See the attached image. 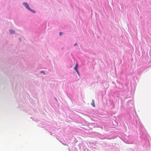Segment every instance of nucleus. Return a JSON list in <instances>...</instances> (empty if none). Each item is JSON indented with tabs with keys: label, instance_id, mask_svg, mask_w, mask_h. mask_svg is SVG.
Instances as JSON below:
<instances>
[{
	"label": "nucleus",
	"instance_id": "9",
	"mask_svg": "<svg viewBox=\"0 0 151 151\" xmlns=\"http://www.w3.org/2000/svg\"><path fill=\"white\" fill-rule=\"evenodd\" d=\"M62 33V32H60L59 34H60V35H61Z\"/></svg>",
	"mask_w": 151,
	"mask_h": 151
},
{
	"label": "nucleus",
	"instance_id": "1",
	"mask_svg": "<svg viewBox=\"0 0 151 151\" xmlns=\"http://www.w3.org/2000/svg\"><path fill=\"white\" fill-rule=\"evenodd\" d=\"M23 4L26 7V8L29 11H32V10L31 9L29 8V5L27 3H23Z\"/></svg>",
	"mask_w": 151,
	"mask_h": 151
},
{
	"label": "nucleus",
	"instance_id": "10",
	"mask_svg": "<svg viewBox=\"0 0 151 151\" xmlns=\"http://www.w3.org/2000/svg\"><path fill=\"white\" fill-rule=\"evenodd\" d=\"M76 43L74 45V46H76Z\"/></svg>",
	"mask_w": 151,
	"mask_h": 151
},
{
	"label": "nucleus",
	"instance_id": "8",
	"mask_svg": "<svg viewBox=\"0 0 151 151\" xmlns=\"http://www.w3.org/2000/svg\"><path fill=\"white\" fill-rule=\"evenodd\" d=\"M31 11L32 12L35 13V12L34 10H32V11Z\"/></svg>",
	"mask_w": 151,
	"mask_h": 151
},
{
	"label": "nucleus",
	"instance_id": "2",
	"mask_svg": "<svg viewBox=\"0 0 151 151\" xmlns=\"http://www.w3.org/2000/svg\"><path fill=\"white\" fill-rule=\"evenodd\" d=\"M91 104L94 107H95V104H94V100H92V101L91 103Z\"/></svg>",
	"mask_w": 151,
	"mask_h": 151
},
{
	"label": "nucleus",
	"instance_id": "6",
	"mask_svg": "<svg viewBox=\"0 0 151 151\" xmlns=\"http://www.w3.org/2000/svg\"><path fill=\"white\" fill-rule=\"evenodd\" d=\"M76 71L77 72V73L78 74V75H79V73L78 71V70H76Z\"/></svg>",
	"mask_w": 151,
	"mask_h": 151
},
{
	"label": "nucleus",
	"instance_id": "4",
	"mask_svg": "<svg viewBox=\"0 0 151 151\" xmlns=\"http://www.w3.org/2000/svg\"><path fill=\"white\" fill-rule=\"evenodd\" d=\"M9 31H10V33L11 34H13V33H14V31L12 30L11 29L9 30Z\"/></svg>",
	"mask_w": 151,
	"mask_h": 151
},
{
	"label": "nucleus",
	"instance_id": "3",
	"mask_svg": "<svg viewBox=\"0 0 151 151\" xmlns=\"http://www.w3.org/2000/svg\"><path fill=\"white\" fill-rule=\"evenodd\" d=\"M78 64L77 63H76L75 66V67H74V69L76 70H77V68L78 67Z\"/></svg>",
	"mask_w": 151,
	"mask_h": 151
},
{
	"label": "nucleus",
	"instance_id": "5",
	"mask_svg": "<svg viewBox=\"0 0 151 151\" xmlns=\"http://www.w3.org/2000/svg\"><path fill=\"white\" fill-rule=\"evenodd\" d=\"M76 71L77 72V73L78 74V75H79V73L78 71V70H76Z\"/></svg>",
	"mask_w": 151,
	"mask_h": 151
},
{
	"label": "nucleus",
	"instance_id": "7",
	"mask_svg": "<svg viewBox=\"0 0 151 151\" xmlns=\"http://www.w3.org/2000/svg\"><path fill=\"white\" fill-rule=\"evenodd\" d=\"M40 73H43L44 74H45V73H44V72L43 71H41Z\"/></svg>",
	"mask_w": 151,
	"mask_h": 151
}]
</instances>
